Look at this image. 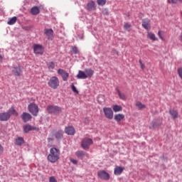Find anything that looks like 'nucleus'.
Segmentation results:
<instances>
[{
	"label": "nucleus",
	"instance_id": "obj_5",
	"mask_svg": "<svg viewBox=\"0 0 182 182\" xmlns=\"http://www.w3.org/2000/svg\"><path fill=\"white\" fill-rule=\"evenodd\" d=\"M28 112L33 114V116H38L39 113V107L35 103H31L28 106Z\"/></svg>",
	"mask_w": 182,
	"mask_h": 182
},
{
	"label": "nucleus",
	"instance_id": "obj_11",
	"mask_svg": "<svg viewBox=\"0 0 182 182\" xmlns=\"http://www.w3.org/2000/svg\"><path fill=\"white\" fill-rule=\"evenodd\" d=\"M98 177L102 180H109L110 178V175L105 171H100L97 173Z\"/></svg>",
	"mask_w": 182,
	"mask_h": 182
},
{
	"label": "nucleus",
	"instance_id": "obj_16",
	"mask_svg": "<svg viewBox=\"0 0 182 182\" xmlns=\"http://www.w3.org/2000/svg\"><path fill=\"white\" fill-rule=\"evenodd\" d=\"M142 26L146 31L150 29V20L149 18H144L142 20Z\"/></svg>",
	"mask_w": 182,
	"mask_h": 182
},
{
	"label": "nucleus",
	"instance_id": "obj_21",
	"mask_svg": "<svg viewBox=\"0 0 182 182\" xmlns=\"http://www.w3.org/2000/svg\"><path fill=\"white\" fill-rule=\"evenodd\" d=\"M77 79H87V75H86L85 72L82 70L78 71V74L77 75Z\"/></svg>",
	"mask_w": 182,
	"mask_h": 182
},
{
	"label": "nucleus",
	"instance_id": "obj_35",
	"mask_svg": "<svg viewBox=\"0 0 182 182\" xmlns=\"http://www.w3.org/2000/svg\"><path fill=\"white\" fill-rule=\"evenodd\" d=\"M131 28H132V25H130L129 23H126L124 25V28L126 31H128V32H130Z\"/></svg>",
	"mask_w": 182,
	"mask_h": 182
},
{
	"label": "nucleus",
	"instance_id": "obj_3",
	"mask_svg": "<svg viewBox=\"0 0 182 182\" xmlns=\"http://www.w3.org/2000/svg\"><path fill=\"white\" fill-rule=\"evenodd\" d=\"M60 85V82L59 81V78L56 76H53L50 78V80L48 82V85L51 89H53L54 90L58 89Z\"/></svg>",
	"mask_w": 182,
	"mask_h": 182
},
{
	"label": "nucleus",
	"instance_id": "obj_49",
	"mask_svg": "<svg viewBox=\"0 0 182 182\" xmlns=\"http://www.w3.org/2000/svg\"><path fill=\"white\" fill-rule=\"evenodd\" d=\"M161 39H163V38H161Z\"/></svg>",
	"mask_w": 182,
	"mask_h": 182
},
{
	"label": "nucleus",
	"instance_id": "obj_23",
	"mask_svg": "<svg viewBox=\"0 0 182 182\" xmlns=\"http://www.w3.org/2000/svg\"><path fill=\"white\" fill-rule=\"evenodd\" d=\"M40 12H41V10L39 9V7H38V6H33L31 9V15H38V14Z\"/></svg>",
	"mask_w": 182,
	"mask_h": 182
},
{
	"label": "nucleus",
	"instance_id": "obj_20",
	"mask_svg": "<svg viewBox=\"0 0 182 182\" xmlns=\"http://www.w3.org/2000/svg\"><path fill=\"white\" fill-rule=\"evenodd\" d=\"M32 130H36V128L31 126L30 124H26L23 126L24 133H29V132H31Z\"/></svg>",
	"mask_w": 182,
	"mask_h": 182
},
{
	"label": "nucleus",
	"instance_id": "obj_40",
	"mask_svg": "<svg viewBox=\"0 0 182 182\" xmlns=\"http://www.w3.org/2000/svg\"><path fill=\"white\" fill-rule=\"evenodd\" d=\"M139 63L141 65V68L142 69V70H144V64H143V61H141V60H139Z\"/></svg>",
	"mask_w": 182,
	"mask_h": 182
},
{
	"label": "nucleus",
	"instance_id": "obj_34",
	"mask_svg": "<svg viewBox=\"0 0 182 182\" xmlns=\"http://www.w3.org/2000/svg\"><path fill=\"white\" fill-rule=\"evenodd\" d=\"M107 0H97V5H100V6H103L106 5Z\"/></svg>",
	"mask_w": 182,
	"mask_h": 182
},
{
	"label": "nucleus",
	"instance_id": "obj_22",
	"mask_svg": "<svg viewBox=\"0 0 182 182\" xmlns=\"http://www.w3.org/2000/svg\"><path fill=\"white\" fill-rule=\"evenodd\" d=\"M115 122H117V123H119V122H122L123 119H124V114H117L114 115V117Z\"/></svg>",
	"mask_w": 182,
	"mask_h": 182
},
{
	"label": "nucleus",
	"instance_id": "obj_48",
	"mask_svg": "<svg viewBox=\"0 0 182 182\" xmlns=\"http://www.w3.org/2000/svg\"><path fill=\"white\" fill-rule=\"evenodd\" d=\"M178 1H179V2H182V0H178Z\"/></svg>",
	"mask_w": 182,
	"mask_h": 182
},
{
	"label": "nucleus",
	"instance_id": "obj_8",
	"mask_svg": "<svg viewBox=\"0 0 182 182\" xmlns=\"http://www.w3.org/2000/svg\"><path fill=\"white\" fill-rule=\"evenodd\" d=\"M103 112L107 119L112 120L113 119V110L110 107H104Z\"/></svg>",
	"mask_w": 182,
	"mask_h": 182
},
{
	"label": "nucleus",
	"instance_id": "obj_4",
	"mask_svg": "<svg viewBox=\"0 0 182 182\" xmlns=\"http://www.w3.org/2000/svg\"><path fill=\"white\" fill-rule=\"evenodd\" d=\"M93 144V140L90 138H84L81 142V147L84 150H89V147Z\"/></svg>",
	"mask_w": 182,
	"mask_h": 182
},
{
	"label": "nucleus",
	"instance_id": "obj_29",
	"mask_svg": "<svg viewBox=\"0 0 182 182\" xmlns=\"http://www.w3.org/2000/svg\"><path fill=\"white\" fill-rule=\"evenodd\" d=\"M116 90H117V93H118V96L119 97V98L122 100H127V97H126V95H124V94H123V93H122L121 92H120V90H119V88H116Z\"/></svg>",
	"mask_w": 182,
	"mask_h": 182
},
{
	"label": "nucleus",
	"instance_id": "obj_43",
	"mask_svg": "<svg viewBox=\"0 0 182 182\" xmlns=\"http://www.w3.org/2000/svg\"><path fill=\"white\" fill-rule=\"evenodd\" d=\"M168 4H177L176 0H168Z\"/></svg>",
	"mask_w": 182,
	"mask_h": 182
},
{
	"label": "nucleus",
	"instance_id": "obj_44",
	"mask_svg": "<svg viewBox=\"0 0 182 182\" xmlns=\"http://www.w3.org/2000/svg\"><path fill=\"white\" fill-rule=\"evenodd\" d=\"M3 59H4V57L2 56V55H0V63H2Z\"/></svg>",
	"mask_w": 182,
	"mask_h": 182
},
{
	"label": "nucleus",
	"instance_id": "obj_19",
	"mask_svg": "<svg viewBox=\"0 0 182 182\" xmlns=\"http://www.w3.org/2000/svg\"><path fill=\"white\" fill-rule=\"evenodd\" d=\"M169 114L171 116L173 120H176V119L178 118V111L175 110L173 109H171L169 110Z\"/></svg>",
	"mask_w": 182,
	"mask_h": 182
},
{
	"label": "nucleus",
	"instance_id": "obj_37",
	"mask_svg": "<svg viewBox=\"0 0 182 182\" xmlns=\"http://www.w3.org/2000/svg\"><path fill=\"white\" fill-rule=\"evenodd\" d=\"M178 75L179 77L182 80V67L178 68Z\"/></svg>",
	"mask_w": 182,
	"mask_h": 182
},
{
	"label": "nucleus",
	"instance_id": "obj_7",
	"mask_svg": "<svg viewBox=\"0 0 182 182\" xmlns=\"http://www.w3.org/2000/svg\"><path fill=\"white\" fill-rule=\"evenodd\" d=\"M33 49L35 55H43L45 52V48L41 44H34L33 46Z\"/></svg>",
	"mask_w": 182,
	"mask_h": 182
},
{
	"label": "nucleus",
	"instance_id": "obj_39",
	"mask_svg": "<svg viewBox=\"0 0 182 182\" xmlns=\"http://www.w3.org/2000/svg\"><path fill=\"white\" fill-rule=\"evenodd\" d=\"M70 161L73 163V164H77V160L74 159H70Z\"/></svg>",
	"mask_w": 182,
	"mask_h": 182
},
{
	"label": "nucleus",
	"instance_id": "obj_12",
	"mask_svg": "<svg viewBox=\"0 0 182 182\" xmlns=\"http://www.w3.org/2000/svg\"><path fill=\"white\" fill-rule=\"evenodd\" d=\"M11 119V114L9 112H1L0 113V121L1 122H8Z\"/></svg>",
	"mask_w": 182,
	"mask_h": 182
},
{
	"label": "nucleus",
	"instance_id": "obj_36",
	"mask_svg": "<svg viewBox=\"0 0 182 182\" xmlns=\"http://www.w3.org/2000/svg\"><path fill=\"white\" fill-rule=\"evenodd\" d=\"M71 89L73 92H74V93H77V95L79 94V91L77 90V89H76V87L75 85H72Z\"/></svg>",
	"mask_w": 182,
	"mask_h": 182
},
{
	"label": "nucleus",
	"instance_id": "obj_47",
	"mask_svg": "<svg viewBox=\"0 0 182 182\" xmlns=\"http://www.w3.org/2000/svg\"><path fill=\"white\" fill-rule=\"evenodd\" d=\"M158 35L160 36V31H158Z\"/></svg>",
	"mask_w": 182,
	"mask_h": 182
},
{
	"label": "nucleus",
	"instance_id": "obj_10",
	"mask_svg": "<svg viewBox=\"0 0 182 182\" xmlns=\"http://www.w3.org/2000/svg\"><path fill=\"white\" fill-rule=\"evenodd\" d=\"M44 34L48 41H53V30L52 28H46Z\"/></svg>",
	"mask_w": 182,
	"mask_h": 182
},
{
	"label": "nucleus",
	"instance_id": "obj_42",
	"mask_svg": "<svg viewBox=\"0 0 182 182\" xmlns=\"http://www.w3.org/2000/svg\"><path fill=\"white\" fill-rule=\"evenodd\" d=\"M49 181H50V182H58V181H56V179L55 178V177H53V176H50V177Z\"/></svg>",
	"mask_w": 182,
	"mask_h": 182
},
{
	"label": "nucleus",
	"instance_id": "obj_2",
	"mask_svg": "<svg viewBox=\"0 0 182 182\" xmlns=\"http://www.w3.org/2000/svg\"><path fill=\"white\" fill-rule=\"evenodd\" d=\"M47 112L48 114H52L53 116H58L62 113V107L58 105H48L47 107Z\"/></svg>",
	"mask_w": 182,
	"mask_h": 182
},
{
	"label": "nucleus",
	"instance_id": "obj_6",
	"mask_svg": "<svg viewBox=\"0 0 182 182\" xmlns=\"http://www.w3.org/2000/svg\"><path fill=\"white\" fill-rule=\"evenodd\" d=\"M23 72V68L20 65H14L12 68V73L14 76H21Z\"/></svg>",
	"mask_w": 182,
	"mask_h": 182
},
{
	"label": "nucleus",
	"instance_id": "obj_18",
	"mask_svg": "<svg viewBox=\"0 0 182 182\" xmlns=\"http://www.w3.org/2000/svg\"><path fill=\"white\" fill-rule=\"evenodd\" d=\"M123 171H124V167L116 166L114 170V174L115 176H120Z\"/></svg>",
	"mask_w": 182,
	"mask_h": 182
},
{
	"label": "nucleus",
	"instance_id": "obj_32",
	"mask_svg": "<svg viewBox=\"0 0 182 182\" xmlns=\"http://www.w3.org/2000/svg\"><path fill=\"white\" fill-rule=\"evenodd\" d=\"M17 19L18 18H16V16L12 17L11 18H10L8 21V22H7L8 25H14V24L16 23Z\"/></svg>",
	"mask_w": 182,
	"mask_h": 182
},
{
	"label": "nucleus",
	"instance_id": "obj_17",
	"mask_svg": "<svg viewBox=\"0 0 182 182\" xmlns=\"http://www.w3.org/2000/svg\"><path fill=\"white\" fill-rule=\"evenodd\" d=\"M75 156L78 158V159H83V157H89V154H86L85 153V151H77L75 152Z\"/></svg>",
	"mask_w": 182,
	"mask_h": 182
},
{
	"label": "nucleus",
	"instance_id": "obj_14",
	"mask_svg": "<svg viewBox=\"0 0 182 182\" xmlns=\"http://www.w3.org/2000/svg\"><path fill=\"white\" fill-rule=\"evenodd\" d=\"M87 11L92 12V11H96V4L95 1H91L87 4Z\"/></svg>",
	"mask_w": 182,
	"mask_h": 182
},
{
	"label": "nucleus",
	"instance_id": "obj_30",
	"mask_svg": "<svg viewBox=\"0 0 182 182\" xmlns=\"http://www.w3.org/2000/svg\"><path fill=\"white\" fill-rule=\"evenodd\" d=\"M112 109L115 113H117V112H122V110H123V108L120 105H115L112 107Z\"/></svg>",
	"mask_w": 182,
	"mask_h": 182
},
{
	"label": "nucleus",
	"instance_id": "obj_41",
	"mask_svg": "<svg viewBox=\"0 0 182 182\" xmlns=\"http://www.w3.org/2000/svg\"><path fill=\"white\" fill-rule=\"evenodd\" d=\"M4 154V146L0 144V156H2Z\"/></svg>",
	"mask_w": 182,
	"mask_h": 182
},
{
	"label": "nucleus",
	"instance_id": "obj_1",
	"mask_svg": "<svg viewBox=\"0 0 182 182\" xmlns=\"http://www.w3.org/2000/svg\"><path fill=\"white\" fill-rule=\"evenodd\" d=\"M60 159V150L53 147L50 149V154L48 156V160L50 163H56Z\"/></svg>",
	"mask_w": 182,
	"mask_h": 182
},
{
	"label": "nucleus",
	"instance_id": "obj_28",
	"mask_svg": "<svg viewBox=\"0 0 182 182\" xmlns=\"http://www.w3.org/2000/svg\"><path fill=\"white\" fill-rule=\"evenodd\" d=\"M135 106L138 107L139 110H142V109H146V105L141 103L140 101L136 102Z\"/></svg>",
	"mask_w": 182,
	"mask_h": 182
},
{
	"label": "nucleus",
	"instance_id": "obj_9",
	"mask_svg": "<svg viewBox=\"0 0 182 182\" xmlns=\"http://www.w3.org/2000/svg\"><path fill=\"white\" fill-rule=\"evenodd\" d=\"M58 74L61 76L63 82H68V79H69V73L65 71V70L60 68L58 70Z\"/></svg>",
	"mask_w": 182,
	"mask_h": 182
},
{
	"label": "nucleus",
	"instance_id": "obj_24",
	"mask_svg": "<svg viewBox=\"0 0 182 182\" xmlns=\"http://www.w3.org/2000/svg\"><path fill=\"white\" fill-rule=\"evenodd\" d=\"M55 137L57 140H62L63 139V132L58 131L55 134Z\"/></svg>",
	"mask_w": 182,
	"mask_h": 182
},
{
	"label": "nucleus",
	"instance_id": "obj_45",
	"mask_svg": "<svg viewBox=\"0 0 182 182\" xmlns=\"http://www.w3.org/2000/svg\"><path fill=\"white\" fill-rule=\"evenodd\" d=\"M153 127H156V124L154 122H152L151 127H150V129H151Z\"/></svg>",
	"mask_w": 182,
	"mask_h": 182
},
{
	"label": "nucleus",
	"instance_id": "obj_46",
	"mask_svg": "<svg viewBox=\"0 0 182 182\" xmlns=\"http://www.w3.org/2000/svg\"><path fill=\"white\" fill-rule=\"evenodd\" d=\"M53 139H52L51 138H48V141H52Z\"/></svg>",
	"mask_w": 182,
	"mask_h": 182
},
{
	"label": "nucleus",
	"instance_id": "obj_38",
	"mask_svg": "<svg viewBox=\"0 0 182 182\" xmlns=\"http://www.w3.org/2000/svg\"><path fill=\"white\" fill-rule=\"evenodd\" d=\"M72 50H73V53H75V55H77V53H79V50L77 49V47H73Z\"/></svg>",
	"mask_w": 182,
	"mask_h": 182
},
{
	"label": "nucleus",
	"instance_id": "obj_13",
	"mask_svg": "<svg viewBox=\"0 0 182 182\" xmlns=\"http://www.w3.org/2000/svg\"><path fill=\"white\" fill-rule=\"evenodd\" d=\"M21 117L23 123H26L30 120H32V115L28 112H23Z\"/></svg>",
	"mask_w": 182,
	"mask_h": 182
},
{
	"label": "nucleus",
	"instance_id": "obj_25",
	"mask_svg": "<svg viewBox=\"0 0 182 182\" xmlns=\"http://www.w3.org/2000/svg\"><path fill=\"white\" fill-rule=\"evenodd\" d=\"M25 143V140H23V138L22 137H18L16 139L15 144L16 146H22Z\"/></svg>",
	"mask_w": 182,
	"mask_h": 182
},
{
	"label": "nucleus",
	"instance_id": "obj_31",
	"mask_svg": "<svg viewBox=\"0 0 182 182\" xmlns=\"http://www.w3.org/2000/svg\"><path fill=\"white\" fill-rule=\"evenodd\" d=\"M147 38L151 39V41H157V38H156V35L151 32L147 33Z\"/></svg>",
	"mask_w": 182,
	"mask_h": 182
},
{
	"label": "nucleus",
	"instance_id": "obj_27",
	"mask_svg": "<svg viewBox=\"0 0 182 182\" xmlns=\"http://www.w3.org/2000/svg\"><path fill=\"white\" fill-rule=\"evenodd\" d=\"M85 72L87 76V77H92L93 76V73H95V71L90 68H87L85 70Z\"/></svg>",
	"mask_w": 182,
	"mask_h": 182
},
{
	"label": "nucleus",
	"instance_id": "obj_15",
	"mask_svg": "<svg viewBox=\"0 0 182 182\" xmlns=\"http://www.w3.org/2000/svg\"><path fill=\"white\" fill-rule=\"evenodd\" d=\"M65 132L66 134L73 136L76 131L75 130V128L73 127H66L65 129Z\"/></svg>",
	"mask_w": 182,
	"mask_h": 182
},
{
	"label": "nucleus",
	"instance_id": "obj_33",
	"mask_svg": "<svg viewBox=\"0 0 182 182\" xmlns=\"http://www.w3.org/2000/svg\"><path fill=\"white\" fill-rule=\"evenodd\" d=\"M47 66L49 70H53V69H55V63H53V61H51L47 64Z\"/></svg>",
	"mask_w": 182,
	"mask_h": 182
},
{
	"label": "nucleus",
	"instance_id": "obj_26",
	"mask_svg": "<svg viewBox=\"0 0 182 182\" xmlns=\"http://www.w3.org/2000/svg\"><path fill=\"white\" fill-rule=\"evenodd\" d=\"M7 113H9L10 114V117H11V114H13V116H18L19 114L18 113V112H16V110H15V108L14 107H11L8 111Z\"/></svg>",
	"mask_w": 182,
	"mask_h": 182
}]
</instances>
